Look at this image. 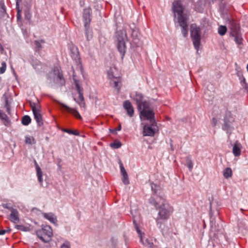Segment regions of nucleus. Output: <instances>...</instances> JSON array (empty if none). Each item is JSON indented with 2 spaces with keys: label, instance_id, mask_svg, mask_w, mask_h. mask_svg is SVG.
Wrapping results in <instances>:
<instances>
[{
  "label": "nucleus",
  "instance_id": "obj_27",
  "mask_svg": "<svg viewBox=\"0 0 248 248\" xmlns=\"http://www.w3.org/2000/svg\"><path fill=\"white\" fill-rule=\"evenodd\" d=\"M122 146V144L120 141H114L110 144V146L113 149H118Z\"/></svg>",
  "mask_w": 248,
  "mask_h": 248
},
{
  "label": "nucleus",
  "instance_id": "obj_28",
  "mask_svg": "<svg viewBox=\"0 0 248 248\" xmlns=\"http://www.w3.org/2000/svg\"><path fill=\"white\" fill-rule=\"evenodd\" d=\"M25 142L27 144H32L35 143L34 139L32 137H26Z\"/></svg>",
  "mask_w": 248,
  "mask_h": 248
},
{
  "label": "nucleus",
  "instance_id": "obj_4",
  "mask_svg": "<svg viewBox=\"0 0 248 248\" xmlns=\"http://www.w3.org/2000/svg\"><path fill=\"white\" fill-rule=\"evenodd\" d=\"M37 236L44 242H48L51 240L53 235L52 229L48 225H42L41 229L36 232Z\"/></svg>",
  "mask_w": 248,
  "mask_h": 248
},
{
  "label": "nucleus",
  "instance_id": "obj_22",
  "mask_svg": "<svg viewBox=\"0 0 248 248\" xmlns=\"http://www.w3.org/2000/svg\"><path fill=\"white\" fill-rule=\"evenodd\" d=\"M232 174V170L230 168H227L223 171V176L226 179L231 177Z\"/></svg>",
  "mask_w": 248,
  "mask_h": 248
},
{
  "label": "nucleus",
  "instance_id": "obj_30",
  "mask_svg": "<svg viewBox=\"0 0 248 248\" xmlns=\"http://www.w3.org/2000/svg\"><path fill=\"white\" fill-rule=\"evenodd\" d=\"M16 228L18 230L23 231H27L29 230L27 227L23 225H16Z\"/></svg>",
  "mask_w": 248,
  "mask_h": 248
},
{
  "label": "nucleus",
  "instance_id": "obj_25",
  "mask_svg": "<svg viewBox=\"0 0 248 248\" xmlns=\"http://www.w3.org/2000/svg\"><path fill=\"white\" fill-rule=\"evenodd\" d=\"M186 162L187 164V166L190 171H191L193 169V162L191 159L189 157H186Z\"/></svg>",
  "mask_w": 248,
  "mask_h": 248
},
{
  "label": "nucleus",
  "instance_id": "obj_23",
  "mask_svg": "<svg viewBox=\"0 0 248 248\" xmlns=\"http://www.w3.org/2000/svg\"><path fill=\"white\" fill-rule=\"evenodd\" d=\"M21 122L23 125H28L31 123V119L29 116L25 115L22 117Z\"/></svg>",
  "mask_w": 248,
  "mask_h": 248
},
{
  "label": "nucleus",
  "instance_id": "obj_26",
  "mask_svg": "<svg viewBox=\"0 0 248 248\" xmlns=\"http://www.w3.org/2000/svg\"><path fill=\"white\" fill-rule=\"evenodd\" d=\"M62 131L69 134H73L76 136L79 135V132L77 130H72L69 129H63Z\"/></svg>",
  "mask_w": 248,
  "mask_h": 248
},
{
  "label": "nucleus",
  "instance_id": "obj_10",
  "mask_svg": "<svg viewBox=\"0 0 248 248\" xmlns=\"http://www.w3.org/2000/svg\"><path fill=\"white\" fill-rule=\"evenodd\" d=\"M32 111L33 112L34 119H35L37 123L40 126L43 124V121L42 116L41 114V111L39 107H36L35 105L31 106Z\"/></svg>",
  "mask_w": 248,
  "mask_h": 248
},
{
  "label": "nucleus",
  "instance_id": "obj_37",
  "mask_svg": "<svg viewBox=\"0 0 248 248\" xmlns=\"http://www.w3.org/2000/svg\"><path fill=\"white\" fill-rule=\"evenodd\" d=\"M11 232L10 229L8 230H0V235H3L6 233H9Z\"/></svg>",
  "mask_w": 248,
  "mask_h": 248
},
{
  "label": "nucleus",
  "instance_id": "obj_32",
  "mask_svg": "<svg viewBox=\"0 0 248 248\" xmlns=\"http://www.w3.org/2000/svg\"><path fill=\"white\" fill-rule=\"evenodd\" d=\"M122 180H123V182L125 185H127L129 183L127 174H126V175H123Z\"/></svg>",
  "mask_w": 248,
  "mask_h": 248
},
{
  "label": "nucleus",
  "instance_id": "obj_31",
  "mask_svg": "<svg viewBox=\"0 0 248 248\" xmlns=\"http://www.w3.org/2000/svg\"><path fill=\"white\" fill-rule=\"evenodd\" d=\"M6 68V64L5 62L1 63V66L0 67V74H3L5 72Z\"/></svg>",
  "mask_w": 248,
  "mask_h": 248
},
{
  "label": "nucleus",
  "instance_id": "obj_15",
  "mask_svg": "<svg viewBox=\"0 0 248 248\" xmlns=\"http://www.w3.org/2000/svg\"><path fill=\"white\" fill-rule=\"evenodd\" d=\"M61 108L63 109H64L66 111L71 113L72 115H73L77 119L79 120H81L82 117L80 116V114L78 113V112L75 109L69 108L66 105L64 104H61Z\"/></svg>",
  "mask_w": 248,
  "mask_h": 248
},
{
  "label": "nucleus",
  "instance_id": "obj_18",
  "mask_svg": "<svg viewBox=\"0 0 248 248\" xmlns=\"http://www.w3.org/2000/svg\"><path fill=\"white\" fill-rule=\"evenodd\" d=\"M70 56L76 62H79L80 57L79 52L77 47L73 46L70 49Z\"/></svg>",
  "mask_w": 248,
  "mask_h": 248
},
{
  "label": "nucleus",
  "instance_id": "obj_38",
  "mask_svg": "<svg viewBox=\"0 0 248 248\" xmlns=\"http://www.w3.org/2000/svg\"><path fill=\"white\" fill-rule=\"evenodd\" d=\"M137 232L139 233V234L140 235V242L141 243H142L143 244H144V242H143L142 237L141 235V233L140 231L138 228L137 229Z\"/></svg>",
  "mask_w": 248,
  "mask_h": 248
},
{
  "label": "nucleus",
  "instance_id": "obj_40",
  "mask_svg": "<svg viewBox=\"0 0 248 248\" xmlns=\"http://www.w3.org/2000/svg\"><path fill=\"white\" fill-rule=\"evenodd\" d=\"M34 164H35L36 170H37V166H39V165H38L37 163L36 162V161L35 160H34Z\"/></svg>",
  "mask_w": 248,
  "mask_h": 248
},
{
  "label": "nucleus",
  "instance_id": "obj_20",
  "mask_svg": "<svg viewBox=\"0 0 248 248\" xmlns=\"http://www.w3.org/2000/svg\"><path fill=\"white\" fill-rule=\"evenodd\" d=\"M43 216L52 223H55L57 221L56 217L52 213H44Z\"/></svg>",
  "mask_w": 248,
  "mask_h": 248
},
{
  "label": "nucleus",
  "instance_id": "obj_29",
  "mask_svg": "<svg viewBox=\"0 0 248 248\" xmlns=\"http://www.w3.org/2000/svg\"><path fill=\"white\" fill-rule=\"evenodd\" d=\"M45 43V41L44 40H41L40 41H34V44L36 46V47L38 49H40L41 48H42V46H41V43Z\"/></svg>",
  "mask_w": 248,
  "mask_h": 248
},
{
  "label": "nucleus",
  "instance_id": "obj_3",
  "mask_svg": "<svg viewBox=\"0 0 248 248\" xmlns=\"http://www.w3.org/2000/svg\"><path fill=\"white\" fill-rule=\"evenodd\" d=\"M138 108L140 111V116L142 120H148L151 123H155V113L150 108L149 104L146 101H137Z\"/></svg>",
  "mask_w": 248,
  "mask_h": 248
},
{
  "label": "nucleus",
  "instance_id": "obj_11",
  "mask_svg": "<svg viewBox=\"0 0 248 248\" xmlns=\"http://www.w3.org/2000/svg\"><path fill=\"white\" fill-rule=\"evenodd\" d=\"M117 48L120 53L122 58H123L125 53L126 45L124 39L123 37L119 36L118 37Z\"/></svg>",
  "mask_w": 248,
  "mask_h": 248
},
{
  "label": "nucleus",
  "instance_id": "obj_17",
  "mask_svg": "<svg viewBox=\"0 0 248 248\" xmlns=\"http://www.w3.org/2000/svg\"><path fill=\"white\" fill-rule=\"evenodd\" d=\"M54 72L55 74H57V77L56 78V82L60 84L61 85H63L65 84V80L63 78L62 72L60 71L58 68L54 70Z\"/></svg>",
  "mask_w": 248,
  "mask_h": 248
},
{
  "label": "nucleus",
  "instance_id": "obj_8",
  "mask_svg": "<svg viewBox=\"0 0 248 248\" xmlns=\"http://www.w3.org/2000/svg\"><path fill=\"white\" fill-rule=\"evenodd\" d=\"M235 121V119L231 111L226 110L224 117V124L222 129L229 131L232 127V124Z\"/></svg>",
  "mask_w": 248,
  "mask_h": 248
},
{
  "label": "nucleus",
  "instance_id": "obj_33",
  "mask_svg": "<svg viewBox=\"0 0 248 248\" xmlns=\"http://www.w3.org/2000/svg\"><path fill=\"white\" fill-rule=\"evenodd\" d=\"M120 167L121 172L122 175H126V174H127V172H126V170H125V169L122 163H120Z\"/></svg>",
  "mask_w": 248,
  "mask_h": 248
},
{
  "label": "nucleus",
  "instance_id": "obj_6",
  "mask_svg": "<svg viewBox=\"0 0 248 248\" xmlns=\"http://www.w3.org/2000/svg\"><path fill=\"white\" fill-rule=\"evenodd\" d=\"M108 77L114 84V87L118 90L120 89L119 84L121 83V74L115 67H111L108 71Z\"/></svg>",
  "mask_w": 248,
  "mask_h": 248
},
{
  "label": "nucleus",
  "instance_id": "obj_12",
  "mask_svg": "<svg viewBox=\"0 0 248 248\" xmlns=\"http://www.w3.org/2000/svg\"><path fill=\"white\" fill-rule=\"evenodd\" d=\"M8 209L11 211V214L8 217L9 219L15 224L19 223L20 221V218L18 211L13 207H9Z\"/></svg>",
  "mask_w": 248,
  "mask_h": 248
},
{
  "label": "nucleus",
  "instance_id": "obj_39",
  "mask_svg": "<svg viewBox=\"0 0 248 248\" xmlns=\"http://www.w3.org/2000/svg\"><path fill=\"white\" fill-rule=\"evenodd\" d=\"M7 115L2 112V111L0 113V119H3L4 118H6Z\"/></svg>",
  "mask_w": 248,
  "mask_h": 248
},
{
  "label": "nucleus",
  "instance_id": "obj_41",
  "mask_svg": "<svg viewBox=\"0 0 248 248\" xmlns=\"http://www.w3.org/2000/svg\"><path fill=\"white\" fill-rule=\"evenodd\" d=\"M243 82L246 85V86L247 85V83H246L245 79H243Z\"/></svg>",
  "mask_w": 248,
  "mask_h": 248
},
{
  "label": "nucleus",
  "instance_id": "obj_36",
  "mask_svg": "<svg viewBox=\"0 0 248 248\" xmlns=\"http://www.w3.org/2000/svg\"><path fill=\"white\" fill-rule=\"evenodd\" d=\"M70 245L69 242H66L62 245L61 248H70Z\"/></svg>",
  "mask_w": 248,
  "mask_h": 248
},
{
  "label": "nucleus",
  "instance_id": "obj_2",
  "mask_svg": "<svg viewBox=\"0 0 248 248\" xmlns=\"http://www.w3.org/2000/svg\"><path fill=\"white\" fill-rule=\"evenodd\" d=\"M172 10L174 13L177 14V20L179 26L182 28V33L184 37L188 35V17L183 14L184 7L181 2L178 0L175 1L172 4Z\"/></svg>",
  "mask_w": 248,
  "mask_h": 248
},
{
  "label": "nucleus",
  "instance_id": "obj_7",
  "mask_svg": "<svg viewBox=\"0 0 248 248\" xmlns=\"http://www.w3.org/2000/svg\"><path fill=\"white\" fill-rule=\"evenodd\" d=\"M231 30V34L234 38L235 43L238 45H241L243 38L240 31L239 26L236 21L232 20V21Z\"/></svg>",
  "mask_w": 248,
  "mask_h": 248
},
{
  "label": "nucleus",
  "instance_id": "obj_43",
  "mask_svg": "<svg viewBox=\"0 0 248 248\" xmlns=\"http://www.w3.org/2000/svg\"><path fill=\"white\" fill-rule=\"evenodd\" d=\"M1 112V110L0 109V113Z\"/></svg>",
  "mask_w": 248,
  "mask_h": 248
},
{
  "label": "nucleus",
  "instance_id": "obj_16",
  "mask_svg": "<svg viewBox=\"0 0 248 248\" xmlns=\"http://www.w3.org/2000/svg\"><path fill=\"white\" fill-rule=\"evenodd\" d=\"M123 107L126 110L127 114L129 117H131L133 116L134 113V108L129 100L124 101Z\"/></svg>",
  "mask_w": 248,
  "mask_h": 248
},
{
  "label": "nucleus",
  "instance_id": "obj_14",
  "mask_svg": "<svg viewBox=\"0 0 248 248\" xmlns=\"http://www.w3.org/2000/svg\"><path fill=\"white\" fill-rule=\"evenodd\" d=\"M151 125H145L143 128V136H151L153 137L155 134V129L152 126L155 125L153 123H152Z\"/></svg>",
  "mask_w": 248,
  "mask_h": 248
},
{
  "label": "nucleus",
  "instance_id": "obj_19",
  "mask_svg": "<svg viewBox=\"0 0 248 248\" xmlns=\"http://www.w3.org/2000/svg\"><path fill=\"white\" fill-rule=\"evenodd\" d=\"M241 144L238 141H236L233 146L232 153L235 156H239L241 153Z\"/></svg>",
  "mask_w": 248,
  "mask_h": 248
},
{
  "label": "nucleus",
  "instance_id": "obj_21",
  "mask_svg": "<svg viewBox=\"0 0 248 248\" xmlns=\"http://www.w3.org/2000/svg\"><path fill=\"white\" fill-rule=\"evenodd\" d=\"M36 170V173L38 178V180L39 183L42 184L43 181V172L41 170V168L39 166H37Z\"/></svg>",
  "mask_w": 248,
  "mask_h": 248
},
{
  "label": "nucleus",
  "instance_id": "obj_35",
  "mask_svg": "<svg viewBox=\"0 0 248 248\" xmlns=\"http://www.w3.org/2000/svg\"><path fill=\"white\" fill-rule=\"evenodd\" d=\"M2 120L4 121V124L5 125L8 126V125H10V121L7 116H6V118H4L3 119H2Z\"/></svg>",
  "mask_w": 248,
  "mask_h": 248
},
{
  "label": "nucleus",
  "instance_id": "obj_34",
  "mask_svg": "<svg viewBox=\"0 0 248 248\" xmlns=\"http://www.w3.org/2000/svg\"><path fill=\"white\" fill-rule=\"evenodd\" d=\"M5 108H6V111L7 112L8 114H11L10 107L8 104V101L7 100H6V101H5Z\"/></svg>",
  "mask_w": 248,
  "mask_h": 248
},
{
  "label": "nucleus",
  "instance_id": "obj_5",
  "mask_svg": "<svg viewBox=\"0 0 248 248\" xmlns=\"http://www.w3.org/2000/svg\"><path fill=\"white\" fill-rule=\"evenodd\" d=\"M201 29L195 23L190 25V36L195 49H199L201 42Z\"/></svg>",
  "mask_w": 248,
  "mask_h": 248
},
{
  "label": "nucleus",
  "instance_id": "obj_1",
  "mask_svg": "<svg viewBox=\"0 0 248 248\" xmlns=\"http://www.w3.org/2000/svg\"><path fill=\"white\" fill-rule=\"evenodd\" d=\"M149 202L158 211L155 221L158 227L163 230L164 222L169 219L173 213V207L166 202V200L161 197H157L156 199L151 198Z\"/></svg>",
  "mask_w": 248,
  "mask_h": 248
},
{
  "label": "nucleus",
  "instance_id": "obj_24",
  "mask_svg": "<svg viewBox=\"0 0 248 248\" xmlns=\"http://www.w3.org/2000/svg\"><path fill=\"white\" fill-rule=\"evenodd\" d=\"M227 31V28L225 26H220L218 29V33L222 36L224 35Z\"/></svg>",
  "mask_w": 248,
  "mask_h": 248
},
{
  "label": "nucleus",
  "instance_id": "obj_42",
  "mask_svg": "<svg viewBox=\"0 0 248 248\" xmlns=\"http://www.w3.org/2000/svg\"><path fill=\"white\" fill-rule=\"evenodd\" d=\"M19 14L18 13L17 17L18 18Z\"/></svg>",
  "mask_w": 248,
  "mask_h": 248
},
{
  "label": "nucleus",
  "instance_id": "obj_13",
  "mask_svg": "<svg viewBox=\"0 0 248 248\" xmlns=\"http://www.w3.org/2000/svg\"><path fill=\"white\" fill-rule=\"evenodd\" d=\"M92 10L90 8L85 9L83 11V18L84 19V26L87 28L91 22Z\"/></svg>",
  "mask_w": 248,
  "mask_h": 248
},
{
  "label": "nucleus",
  "instance_id": "obj_9",
  "mask_svg": "<svg viewBox=\"0 0 248 248\" xmlns=\"http://www.w3.org/2000/svg\"><path fill=\"white\" fill-rule=\"evenodd\" d=\"M74 84L75 85L76 89L78 93V100L80 101L81 103H78L79 105L82 107H85V102L84 101V97L83 93V88L81 87V85L80 81L78 80L74 79Z\"/></svg>",
  "mask_w": 248,
  "mask_h": 248
}]
</instances>
